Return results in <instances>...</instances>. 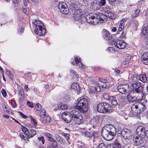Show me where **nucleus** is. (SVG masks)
Segmentation results:
<instances>
[{
  "label": "nucleus",
  "mask_w": 148,
  "mask_h": 148,
  "mask_svg": "<svg viewBox=\"0 0 148 148\" xmlns=\"http://www.w3.org/2000/svg\"><path fill=\"white\" fill-rule=\"evenodd\" d=\"M116 128L112 124H106L102 128L101 134L103 137L107 141L112 140L116 135Z\"/></svg>",
  "instance_id": "1"
},
{
  "label": "nucleus",
  "mask_w": 148,
  "mask_h": 148,
  "mask_svg": "<svg viewBox=\"0 0 148 148\" xmlns=\"http://www.w3.org/2000/svg\"><path fill=\"white\" fill-rule=\"evenodd\" d=\"M98 112L102 113H110L112 111V109L110 105L106 103H101L97 106Z\"/></svg>",
  "instance_id": "2"
},
{
  "label": "nucleus",
  "mask_w": 148,
  "mask_h": 148,
  "mask_svg": "<svg viewBox=\"0 0 148 148\" xmlns=\"http://www.w3.org/2000/svg\"><path fill=\"white\" fill-rule=\"evenodd\" d=\"M75 108L81 112H85L88 110V103L87 99L84 98L78 99Z\"/></svg>",
  "instance_id": "3"
},
{
  "label": "nucleus",
  "mask_w": 148,
  "mask_h": 148,
  "mask_svg": "<svg viewBox=\"0 0 148 148\" xmlns=\"http://www.w3.org/2000/svg\"><path fill=\"white\" fill-rule=\"evenodd\" d=\"M73 121L77 124H80L82 122V117L80 113L77 110H73L69 113Z\"/></svg>",
  "instance_id": "4"
},
{
  "label": "nucleus",
  "mask_w": 148,
  "mask_h": 148,
  "mask_svg": "<svg viewBox=\"0 0 148 148\" xmlns=\"http://www.w3.org/2000/svg\"><path fill=\"white\" fill-rule=\"evenodd\" d=\"M132 90L135 94L139 95V97H143V87L141 86L140 82L134 83L132 84Z\"/></svg>",
  "instance_id": "5"
},
{
  "label": "nucleus",
  "mask_w": 148,
  "mask_h": 148,
  "mask_svg": "<svg viewBox=\"0 0 148 148\" xmlns=\"http://www.w3.org/2000/svg\"><path fill=\"white\" fill-rule=\"evenodd\" d=\"M139 96V95L135 94L133 91H130L127 95V98L130 102H134L135 101L139 102L143 98V97Z\"/></svg>",
  "instance_id": "6"
},
{
  "label": "nucleus",
  "mask_w": 148,
  "mask_h": 148,
  "mask_svg": "<svg viewBox=\"0 0 148 148\" xmlns=\"http://www.w3.org/2000/svg\"><path fill=\"white\" fill-rule=\"evenodd\" d=\"M96 15L95 13L90 14L86 15L85 18L84 17L81 19H82V20L85 19L88 23L93 25H96L98 23V20L96 18Z\"/></svg>",
  "instance_id": "7"
},
{
  "label": "nucleus",
  "mask_w": 148,
  "mask_h": 148,
  "mask_svg": "<svg viewBox=\"0 0 148 148\" xmlns=\"http://www.w3.org/2000/svg\"><path fill=\"white\" fill-rule=\"evenodd\" d=\"M132 80L134 83L137 82H136L138 80L145 83L147 81V77L145 74L140 75H133L132 77Z\"/></svg>",
  "instance_id": "8"
},
{
  "label": "nucleus",
  "mask_w": 148,
  "mask_h": 148,
  "mask_svg": "<svg viewBox=\"0 0 148 148\" xmlns=\"http://www.w3.org/2000/svg\"><path fill=\"white\" fill-rule=\"evenodd\" d=\"M58 7L60 12L64 14H67L69 12V10L66 3L64 2L59 3Z\"/></svg>",
  "instance_id": "9"
},
{
  "label": "nucleus",
  "mask_w": 148,
  "mask_h": 148,
  "mask_svg": "<svg viewBox=\"0 0 148 148\" xmlns=\"http://www.w3.org/2000/svg\"><path fill=\"white\" fill-rule=\"evenodd\" d=\"M96 85L101 86L103 88H108L110 85L109 82H107L105 79H100V80L96 82Z\"/></svg>",
  "instance_id": "10"
},
{
  "label": "nucleus",
  "mask_w": 148,
  "mask_h": 148,
  "mask_svg": "<svg viewBox=\"0 0 148 148\" xmlns=\"http://www.w3.org/2000/svg\"><path fill=\"white\" fill-rule=\"evenodd\" d=\"M114 43L116 47L120 49L125 48L126 46V43L122 40H115Z\"/></svg>",
  "instance_id": "11"
},
{
  "label": "nucleus",
  "mask_w": 148,
  "mask_h": 148,
  "mask_svg": "<svg viewBox=\"0 0 148 148\" xmlns=\"http://www.w3.org/2000/svg\"><path fill=\"white\" fill-rule=\"evenodd\" d=\"M121 134L125 139L130 140L132 138V134L128 129H125L121 131Z\"/></svg>",
  "instance_id": "12"
},
{
  "label": "nucleus",
  "mask_w": 148,
  "mask_h": 148,
  "mask_svg": "<svg viewBox=\"0 0 148 148\" xmlns=\"http://www.w3.org/2000/svg\"><path fill=\"white\" fill-rule=\"evenodd\" d=\"M74 60L75 61H73L71 62L72 64L75 66H77L79 68L85 69V66L81 62V59L80 58L77 56H75Z\"/></svg>",
  "instance_id": "13"
},
{
  "label": "nucleus",
  "mask_w": 148,
  "mask_h": 148,
  "mask_svg": "<svg viewBox=\"0 0 148 148\" xmlns=\"http://www.w3.org/2000/svg\"><path fill=\"white\" fill-rule=\"evenodd\" d=\"M34 33L38 36H42L45 33L46 30L42 26H38L34 28Z\"/></svg>",
  "instance_id": "14"
},
{
  "label": "nucleus",
  "mask_w": 148,
  "mask_h": 148,
  "mask_svg": "<svg viewBox=\"0 0 148 148\" xmlns=\"http://www.w3.org/2000/svg\"><path fill=\"white\" fill-rule=\"evenodd\" d=\"M96 14V18L98 20V22L99 21L101 23L106 22L107 20V17L104 14L99 12L95 13Z\"/></svg>",
  "instance_id": "15"
},
{
  "label": "nucleus",
  "mask_w": 148,
  "mask_h": 148,
  "mask_svg": "<svg viewBox=\"0 0 148 148\" xmlns=\"http://www.w3.org/2000/svg\"><path fill=\"white\" fill-rule=\"evenodd\" d=\"M117 90L119 92L125 94L128 90L129 85L126 84H121L117 86Z\"/></svg>",
  "instance_id": "16"
},
{
  "label": "nucleus",
  "mask_w": 148,
  "mask_h": 148,
  "mask_svg": "<svg viewBox=\"0 0 148 148\" xmlns=\"http://www.w3.org/2000/svg\"><path fill=\"white\" fill-rule=\"evenodd\" d=\"M69 113L64 112L62 114V120L66 123H69L73 120Z\"/></svg>",
  "instance_id": "17"
},
{
  "label": "nucleus",
  "mask_w": 148,
  "mask_h": 148,
  "mask_svg": "<svg viewBox=\"0 0 148 148\" xmlns=\"http://www.w3.org/2000/svg\"><path fill=\"white\" fill-rule=\"evenodd\" d=\"M69 113L64 112L62 114V120L66 123H69L73 120Z\"/></svg>",
  "instance_id": "18"
},
{
  "label": "nucleus",
  "mask_w": 148,
  "mask_h": 148,
  "mask_svg": "<svg viewBox=\"0 0 148 148\" xmlns=\"http://www.w3.org/2000/svg\"><path fill=\"white\" fill-rule=\"evenodd\" d=\"M85 135L86 137L89 138H91L93 136L94 138L93 140V142L95 141L96 139L98 138L99 136L98 134L96 132H91L87 131L85 132Z\"/></svg>",
  "instance_id": "19"
},
{
  "label": "nucleus",
  "mask_w": 148,
  "mask_h": 148,
  "mask_svg": "<svg viewBox=\"0 0 148 148\" xmlns=\"http://www.w3.org/2000/svg\"><path fill=\"white\" fill-rule=\"evenodd\" d=\"M102 32L103 37L105 40H109L112 38V35L107 30L104 29Z\"/></svg>",
  "instance_id": "20"
},
{
  "label": "nucleus",
  "mask_w": 148,
  "mask_h": 148,
  "mask_svg": "<svg viewBox=\"0 0 148 148\" xmlns=\"http://www.w3.org/2000/svg\"><path fill=\"white\" fill-rule=\"evenodd\" d=\"M134 145L136 146H137L142 144L143 141L142 138L140 136H136L133 139Z\"/></svg>",
  "instance_id": "21"
},
{
  "label": "nucleus",
  "mask_w": 148,
  "mask_h": 148,
  "mask_svg": "<svg viewBox=\"0 0 148 148\" xmlns=\"http://www.w3.org/2000/svg\"><path fill=\"white\" fill-rule=\"evenodd\" d=\"M136 132L138 135L139 136L145 134V128L142 126L138 127L136 129Z\"/></svg>",
  "instance_id": "22"
},
{
  "label": "nucleus",
  "mask_w": 148,
  "mask_h": 148,
  "mask_svg": "<svg viewBox=\"0 0 148 148\" xmlns=\"http://www.w3.org/2000/svg\"><path fill=\"white\" fill-rule=\"evenodd\" d=\"M141 59L144 64H148V52H145L143 54Z\"/></svg>",
  "instance_id": "23"
},
{
  "label": "nucleus",
  "mask_w": 148,
  "mask_h": 148,
  "mask_svg": "<svg viewBox=\"0 0 148 148\" xmlns=\"http://www.w3.org/2000/svg\"><path fill=\"white\" fill-rule=\"evenodd\" d=\"M19 92L18 93L19 99L20 100H23L24 99V94L23 88L21 86L18 87Z\"/></svg>",
  "instance_id": "24"
},
{
  "label": "nucleus",
  "mask_w": 148,
  "mask_h": 148,
  "mask_svg": "<svg viewBox=\"0 0 148 148\" xmlns=\"http://www.w3.org/2000/svg\"><path fill=\"white\" fill-rule=\"evenodd\" d=\"M82 13L81 12V10H75L74 14V17L76 18V19L78 20L81 17Z\"/></svg>",
  "instance_id": "25"
},
{
  "label": "nucleus",
  "mask_w": 148,
  "mask_h": 148,
  "mask_svg": "<svg viewBox=\"0 0 148 148\" xmlns=\"http://www.w3.org/2000/svg\"><path fill=\"white\" fill-rule=\"evenodd\" d=\"M141 32L144 37L148 38V26L143 27Z\"/></svg>",
  "instance_id": "26"
},
{
  "label": "nucleus",
  "mask_w": 148,
  "mask_h": 148,
  "mask_svg": "<svg viewBox=\"0 0 148 148\" xmlns=\"http://www.w3.org/2000/svg\"><path fill=\"white\" fill-rule=\"evenodd\" d=\"M98 6H99V3L96 1H93L90 4L91 8L95 10H97L98 9Z\"/></svg>",
  "instance_id": "27"
},
{
  "label": "nucleus",
  "mask_w": 148,
  "mask_h": 148,
  "mask_svg": "<svg viewBox=\"0 0 148 148\" xmlns=\"http://www.w3.org/2000/svg\"><path fill=\"white\" fill-rule=\"evenodd\" d=\"M140 11V10L139 9H136L133 11L131 14L132 18H134L138 16Z\"/></svg>",
  "instance_id": "28"
},
{
  "label": "nucleus",
  "mask_w": 148,
  "mask_h": 148,
  "mask_svg": "<svg viewBox=\"0 0 148 148\" xmlns=\"http://www.w3.org/2000/svg\"><path fill=\"white\" fill-rule=\"evenodd\" d=\"M32 23L34 28H35L38 26H42L43 25V24L42 21L39 20L33 21L32 22Z\"/></svg>",
  "instance_id": "29"
},
{
  "label": "nucleus",
  "mask_w": 148,
  "mask_h": 148,
  "mask_svg": "<svg viewBox=\"0 0 148 148\" xmlns=\"http://www.w3.org/2000/svg\"><path fill=\"white\" fill-rule=\"evenodd\" d=\"M114 146H113L112 145L111 146L110 145H108L106 147V148H116V147L119 148L121 147L120 144L117 140L114 142Z\"/></svg>",
  "instance_id": "30"
},
{
  "label": "nucleus",
  "mask_w": 148,
  "mask_h": 148,
  "mask_svg": "<svg viewBox=\"0 0 148 148\" xmlns=\"http://www.w3.org/2000/svg\"><path fill=\"white\" fill-rule=\"evenodd\" d=\"M71 87L72 89L77 91H79L80 89L79 85L76 83H73Z\"/></svg>",
  "instance_id": "31"
},
{
  "label": "nucleus",
  "mask_w": 148,
  "mask_h": 148,
  "mask_svg": "<svg viewBox=\"0 0 148 148\" xmlns=\"http://www.w3.org/2000/svg\"><path fill=\"white\" fill-rule=\"evenodd\" d=\"M36 133V132L35 130L32 129H30L29 131V134H28L29 138L33 137Z\"/></svg>",
  "instance_id": "32"
},
{
  "label": "nucleus",
  "mask_w": 148,
  "mask_h": 148,
  "mask_svg": "<svg viewBox=\"0 0 148 148\" xmlns=\"http://www.w3.org/2000/svg\"><path fill=\"white\" fill-rule=\"evenodd\" d=\"M110 100L111 101L112 104L114 106L118 104L116 98L115 97L110 96Z\"/></svg>",
  "instance_id": "33"
},
{
  "label": "nucleus",
  "mask_w": 148,
  "mask_h": 148,
  "mask_svg": "<svg viewBox=\"0 0 148 148\" xmlns=\"http://www.w3.org/2000/svg\"><path fill=\"white\" fill-rule=\"evenodd\" d=\"M55 137L57 141L60 143H63L64 141V139L61 138L59 135L56 134H55Z\"/></svg>",
  "instance_id": "34"
},
{
  "label": "nucleus",
  "mask_w": 148,
  "mask_h": 148,
  "mask_svg": "<svg viewBox=\"0 0 148 148\" xmlns=\"http://www.w3.org/2000/svg\"><path fill=\"white\" fill-rule=\"evenodd\" d=\"M124 21L123 20H121L118 29V32H117L118 34H119V32H121L122 31L124 27Z\"/></svg>",
  "instance_id": "35"
},
{
  "label": "nucleus",
  "mask_w": 148,
  "mask_h": 148,
  "mask_svg": "<svg viewBox=\"0 0 148 148\" xmlns=\"http://www.w3.org/2000/svg\"><path fill=\"white\" fill-rule=\"evenodd\" d=\"M119 101L123 105H125L127 104L126 99L124 97H120Z\"/></svg>",
  "instance_id": "36"
},
{
  "label": "nucleus",
  "mask_w": 148,
  "mask_h": 148,
  "mask_svg": "<svg viewBox=\"0 0 148 148\" xmlns=\"http://www.w3.org/2000/svg\"><path fill=\"white\" fill-rule=\"evenodd\" d=\"M49 141L51 143V144L52 145V147L53 148H56L58 145V144L57 142L53 138L52 139H51Z\"/></svg>",
  "instance_id": "37"
},
{
  "label": "nucleus",
  "mask_w": 148,
  "mask_h": 148,
  "mask_svg": "<svg viewBox=\"0 0 148 148\" xmlns=\"http://www.w3.org/2000/svg\"><path fill=\"white\" fill-rule=\"evenodd\" d=\"M106 15L110 19H113L115 18H116L115 15L112 13L110 12L108 13V14Z\"/></svg>",
  "instance_id": "38"
},
{
  "label": "nucleus",
  "mask_w": 148,
  "mask_h": 148,
  "mask_svg": "<svg viewBox=\"0 0 148 148\" xmlns=\"http://www.w3.org/2000/svg\"><path fill=\"white\" fill-rule=\"evenodd\" d=\"M70 72L71 75L73 78H77L78 77V76L77 75V74L74 70L72 69L71 70Z\"/></svg>",
  "instance_id": "39"
},
{
  "label": "nucleus",
  "mask_w": 148,
  "mask_h": 148,
  "mask_svg": "<svg viewBox=\"0 0 148 148\" xmlns=\"http://www.w3.org/2000/svg\"><path fill=\"white\" fill-rule=\"evenodd\" d=\"M28 135H26L25 133H20V137L24 140H26L28 139L29 137L27 136Z\"/></svg>",
  "instance_id": "40"
},
{
  "label": "nucleus",
  "mask_w": 148,
  "mask_h": 148,
  "mask_svg": "<svg viewBox=\"0 0 148 148\" xmlns=\"http://www.w3.org/2000/svg\"><path fill=\"white\" fill-rule=\"evenodd\" d=\"M21 128L23 131L24 132L23 133H25L26 135H27L29 134V131L26 127L22 125Z\"/></svg>",
  "instance_id": "41"
},
{
  "label": "nucleus",
  "mask_w": 148,
  "mask_h": 148,
  "mask_svg": "<svg viewBox=\"0 0 148 148\" xmlns=\"http://www.w3.org/2000/svg\"><path fill=\"white\" fill-rule=\"evenodd\" d=\"M45 111L44 109H42L40 112V116L42 118H45Z\"/></svg>",
  "instance_id": "42"
},
{
  "label": "nucleus",
  "mask_w": 148,
  "mask_h": 148,
  "mask_svg": "<svg viewBox=\"0 0 148 148\" xmlns=\"http://www.w3.org/2000/svg\"><path fill=\"white\" fill-rule=\"evenodd\" d=\"M30 119L31 120V123L32 124L34 125V126H36L37 125L36 121V120L33 118L32 116L30 117Z\"/></svg>",
  "instance_id": "43"
},
{
  "label": "nucleus",
  "mask_w": 148,
  "mask_h": 148,
  "mask_svg": "<svg viewBox=\"0 0 148 148\" xmlns=\"http://www.w3.org/2000/svg\"><path fill=\"white\" fill-rule=\"evenodd\" d=\"M103 96L104 99L106 100H110V97L108 94L106 93H103Z\"/></svg>",
  "instance_id": "44"
},
{
  "label": "nucleus",
  "mask_w": 148,
  "mask_h": 148,
  "mask_svg": "<svg viewBox=\"0 0 148 148\" xmlns=\"http://www.w3.org/2000/svg\"><path fill=\"white\" fill-rule=\"evenodd\" d=\"M138 108V106L136 105L135 104H133L132 106L131 109L134 112H136V110Z\"/></svg>",
  "instance_id": "45"
},
{
  "label": "nucleus",
  "mask_w": 148,
  "mask_h": 148,
  "mask_svg": "<svg viewBox=\"0 0 148 148\" xmlns=\"http://www.w3.org/2000/svg\"><path fill=\"white\" fill-rule=\"evenodd\" d=\"M45 135L47 137L48 140L49 141L50 140V139L53 138L52 137V135L49 133H45Z\"/></svg>",
  "instance_id": "46"
},
{
  "label": "nucleus",
  "mask_w": 148,
  "mask_h": 148,
  "mask_svg": "<svg viewBox=\"0 0 148 148\" xmlns=\"http://www.w3.org/2000/svg\"><path fill=\"white\" fill-rule=\"evenodd\" d=\"M99 5H100L101 6H103L105 5L106 3V0H101L99 3H98Z\"/></svg>",
  "instance_id": "47"
},
{
  "label": "nucleus",
  "mask_w": 148,
  "mask_h": 148,
  "mask_svg": "<svg viewBox=\"0 0 148 148\" xmlns=\"http://www.w3.org/2000/svg\"><path fill=\"white\" fill-rule=\"evenodd\" d=\"M35 107L37 110L39 111L41 109V106L39 103H38L36 104Z\"/></svg>",
  "instance_id": "48"
},
{
  "label": "nucleus",
  "mask_w": 148,
  "mask_h": 148,
  "mask_svg": "<svg viewBox=\"0 0 148 148\" xmlns=\"http://www.w3.org/2000/svg\"><path fill=\"white\" fill-rule=\"evenodd\" d=\"M39 140L41 141L42 143L44 144L45 143V140L44 137L43 136H41L40 137H38V138Z\"/></svg>",
  "instance_id": "49"
},
{
  "label": "nucleus",
  "mask_w": 148,
  "mask_h": 148,
  "mask_svg": "<svg viewBox=\"0 0 148 148\" xmlns=\"http://www.w3.org/2000/svg\"><path fill=\"white\" fill-rule=\"evenodd\" d=\"M22 11L24 13L27 15L29 14V9L27 8H23L22 10Z\"/></svg>",
  "instance_id": "50"
},
{
  "label": "nucleus",
  "mask_w": 148,
  "mask_h": 148,
  "mask_svg": "<svg viewBox=\"0 0 148 148\" xmlns=\"http://www.w3.org/2000/svg\"><path fill=\"white\" fill-rule=\"evenodd\" d=\"M1 92L3 96L5 97L7 96V93L6 90L4 89L1 90Z\"/></svg>",
  "instance_id": "51"
},
{
  "label": "nucleus",
  "mask_w": 148,
  "mask_h": 148,
  "mask_svg": "<svg viewBox=\"0 0 148 148\" xmlns=\"http://www.w3.org/2000/svg\"><path fill=\"white\" fill-rule=\"evenodd\" d=\"M62 135L65 137V139L66 140H69V134L67 133H63Z\"/></svg>",
  "instance_id": "52"
},
{
  "label": "nucleus",
  "mask_w": 148,
  "mask_h": 148,
  "mask_svg": "<svg viewBox=\"0 0 148 148\" xmlns=\"http://www.w3.org/2000/svg\"><path fill=\"white\" fill-rule=\"evenodd\" d=\"M100 87H101V86L96 84V86L95 87V90L97 92H99L101 90Z\"/></svg>",
  "instance_id": "53"
},
{
  "label": "nucleus",
  "mask_w": 148,
  "mask_h": 148,
  "mask_svg": "<svg viewBox=\"0 0 148 148\" xmlns=\"http://www.w3.org/2000/svg\"><path fill=\"white\" fill-rule=\"evenodd\" d=\"M134 26L137 27L138 24V21L136 20H134L133 22Z\"/></svg>",
  "instance_id": "54"
},
{
  "label": "nucleus",
  "mask_w": 148,
  "mask_h": 148,
  "mask_svg": "<svg viewBox=\"0 0 148 148\" xmlns=\"http://www.w3.org/2000/svg\"><path fill=\"white\" fill-rule=\"evenodd\" d=\"M18 113L20 115H21L23 118L26 119L27 118V116L26 115L24 114L22 112L18 111Z\"/></svg>",
  "instance_id": "55"
},
{
  "label": "nucleus",
  "mask_w": 148,
  "mask_h": 148,
  "mask_svg": "<svg viewBox=\"0 0 148 148\" xmlns=\"http://www.w3.org/2000/svg\"><path fill=\"white\" fill-rule=\"evenodd\" d=\"M27 105L29 107L31 108H33L34 107L32 103L29 101L27 102Z\"/></svg>",
  "instance_id": "56"
},
{
  "label": "nucleus",
  "mask_w": 148,
  "mask_h": 148,
  "mask_svg": "<svg viewBox=\"0 0 148 148\" xmlns=\"http://www.w3.org/2000/svg\"><path fill=\"white\" fill-rule=\"evenodd\" d=\"M6 74L10 77H12L13 76L12 74L10 71H7L6 72Z\"/></svg>",
  "instance_id": "57"
},
{
  "label": "nucleus",
  "mask_w": 148,
  "mask_h": 148,
  "mask_svg": "<svg viewBox=\"0 0 148 148\" xmlns=\"http://www.w3.org/2000/svg\"><path fill=\"white\" fill-rule=\"evenodd\" d=\"M58 107L62 109H65L67 108V106L65 105H58Z\"/></svg>",
  "instance_id": "58"
},
{
  "label": "nucleus",
  "mask_w": 148,
  "mask_h": 148,
  "mask_svg": "<svg viewBox=\"0 0 148 148\" xmlns=\"http://www.w3.org/2000/svg\"><path fill=\"white\" fill-rule=\"evenodd\" d=\"M11 104L12 107L15 108L16 106V104L14 101L11 100Z\"/></svg>",
  "instance_id": "59"
},
{
  "label": "nucleus",
  "mask_w": 148,
  "mask_h": 148,
  "mask_svg": "<svg viewBox=\"0 0 148 148\" xmlns=\"http://www.w3.org/2000/svg\"><path fill=\"white\" fill-rule=\"evenodd\" d=\"M107 50H108L110 52L112 53L114 51V48L112 47H109L108 49H107Z\"/></svg>",
  "instance_id": "60"
},
{
  "label": "nucleus",
  "mask_w": 148,
  "mask_h": 148,
  "mask_svg": "<svg viewBox=\"0 0 148 148\" xmlns=\"http://www.w3.org/2000/svg\"><path fill=\"white\" fill-rule=\"evenodd\" d=\"M104 144L103 143H101L99 145L98 148H104Z\"/></svg>",
  "instance_id": "61"
},
{
  "label": "nucleus",
  "mask_w": 148,
  "mask_h": 148,
  "mask_svg": "<svg viewBox=\"0 0 148 148\" xmlns=\"http://www.w3.org/2000/svg\"><path fill=\"white\" fill-rule=\"evenodd\" d=\"M126 34V32H123L122 33L120 37L122 38H124Z\"/></svg>",
  "instance_id": "62"
},
{
  "label": "nucleus",
  "mask_w": 148,
  "mask_h": 148,
  "mask_svg": "<svg viewBox=\"0 0 148 148\" xmlns=\"http://www.w3.org/2000/svg\"><path fill=\"white\" fill-rule=\"evenodd\" d=\"M46 122L49 123L50 122V121H51V119L50 117H49L47 116V117H46Z\"/></svg>",
  "instance_id": "63"
},
{
  "label": "nucleus",
  "mask_w": 148,
  "mask_h": 148,
  "mask_svg": "<svg viewBox=\"0 0 148 148\" xmlns=\"http://www.w3.org/2000/svg\"><path fill=\"white\" fill-rule=\"evenodd\" d=\"M116 30V27H113L112 29V31L113 32H115Z\"/></svg>",
  "instance_id": "64"
}]
</instances>
